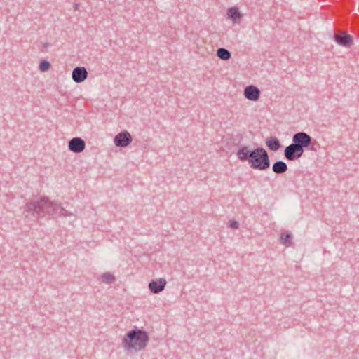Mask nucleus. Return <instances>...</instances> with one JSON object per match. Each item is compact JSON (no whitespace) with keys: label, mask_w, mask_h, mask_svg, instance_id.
I'll return each mask as SVG.
<instances>
[{"label":"nucleus","mask_w":359,"mask_h":359,"mask_svg":"<svg viewBox=\"0 0 359 359\" xmlns=\"http://www.w3.org/2000/svg\"><path fill=\"white\" fill-rule=\"evenodd\" d=\"M236 156L241 161H248L252 169L265 170L270 166L268 153L262 147L251 149L249 146L241 145Z\"/></svg>","instance_id":"nucleus-1"},{"label":"nucleus","mask_w":359,"mask_h":359,"mask_svg":"<svg viewBox=\"0 0 359 359\" xmlns=\"http://www.w3.org/2000/svg\"><path fill=\"white\" fill-rule=\"evenodd\" d=\"M26 211L32 212L34 215L44 217L46 215L55 216H70L65 208L50 201L48 198H41L37 201L27 203Z\"/></svg>","instance_id":"nucleus-2"},{"label":"nucleus","mask_w":359,"mask_h":359,"mask_svg":"<svg viewBox=\"0 0 359 359\" xmlns=\"http://www.w3.org/2000/svg\"><path fill=\"white\" fill-rule=\"evenodd\" d=\"M149 341L147 333L140 329L128 332L123 339V347L127 351L135 352L144 349Z\"/></svg>","instance_id":"nucleus-3"},{"label":"nucleus","mask_w":359,"mask_h":359,"mask_svg":"<svg viewBox=\"0 0 359 359\" xmlns=\"http://www.w3.org/2000/svg\"><path fill=\"white\" fill-rule=\"evenodd\" d=\"M312 138L304 132L295 133L292 137L293 144L301 151H304V148L308 147L311 144Z\"/></svg>","instance_id":"nucleus-4"},{"label":"nucleus","mask_w":359,"mask_h":359,"mask_svg":"<svg viewBox=\"0 0 359 359\" xmlns=\"http://www.w3.org/2000/svg\"><path fill=\"white\" fill-rule=\"evenodd\" d=\"M304 151L297 147L293 143L286 147L284 151L285 158L288 161H295L299 159Z\"/></svg>","instance_id":"nucleus-5"},{"label":"nucleus","mask_w":359,"mask_h":359,"mask_svg":"<svg viewBox=\"0 0 359 359\" xmlns=\"http://www.w3.org/2000/svg\"><path fill=\"white\" fill-rule=\"evenodd\" d=\"M114 142L117 147H126L131 143L132 137L128 131L125 130L117 134Z\"/></svg>","instance_id":"nucleus-6"},{"label":"nucleus","mask_w":359,"mask_h":359,"mask_svg":"<svg viewBox=\"0 0 359 359\" xmlns=\"http://www.w3.org/2000/svg\"><path fill=\"white\" fill-rule=\"evenodd\" d=\"M69 149L74 153H81L85 149L86 143L81 137H74L69 141Z\"/></svg>","instance_id":"nucleus-7"},{"label":"nucleus","mask_w":359,"mask_h":359,"mask_svg":"<svg viewBox=\"0 0 359 359\" xmlns=\"http://www.w3.org/2000/svg\"><path fill=\"white\" fill-rule=\"evenodd\" d=\"M166 280L164 278L151 280L149 283V289L154 294H158L162 292L166 285Z\"/></svg>","instance_id":"nucleus-8"},{"label":"nucleus","mask_w":359,"mask_h":359,"mask_svg":"<svg viewBox=\"0 0 359 359\" xmlns=\"http://www.w3.org/2000/svg\"><path fill=\"white\" fill-rule=\"evenodd\" d=\"M244 96L249 100L257 101L260 97V90L255 86H248L244 90Z\"/></svg>","instance_id":"nucleus-9"},{"label":"nucleus","mask_w":359,"mask_h":359,"mask_svg":"<svg viewBox=\"0 0 359 359\" xmlns=\"http://www.w3.org/2000/svg\"><path fill=\"white\" fill-rule=\"evenodd\" d=\"M88 72L83 67H75L72 71V79L76 83H81L86 79Z\"/></svg>","instance_id":"nucleus-10"},{"label":"nucleus","mask_w":359,"mask_h":359,"mask_svg":"<svg viewBox=\"0 0 359 359\" xmlns=\"http://www.w3.org/2000/svg\"><path fill=\"white\" fill-rule=\"evenodd\" d=\"M334 38L339 44L344 46H350L353 43L351 36L346 33L337 34Z\"/></svg>","instance_id":"nucleus-11"},{"label":"nucleus","mask_w":359,"mask_h":359,"mask_svg":"<svg viewBox=\"0 0 359 359\" xmlns=\"http://www.w3.org/2000/svg\"><path fill=\"white\" fill-rule=\"evenodd\" d=\"M266 144L271 151H276L280 147V143L276 137H270L266 139Z\"/></svg>","instance_id":"nucleus-12"},{"label":"nucleus","mask_w":359,"mask_h":359,"mask_svg":"<svg viewBox=\"0 0 359 359\" xmlns=\"http://www.w3.org/2000/svg\"><path fill=\"white\" fill-rule=\"evenodd\" d=\"M272 170L276 174H283L287 170V165L283 161H277L273 163Z\"/></svg>","instance_id":"nucleus-13"},{"label":"nucleus","mask_w":359,"mask_h":359,"mask_svg":"<svg viewBox=\"0 0 359 359\" xmlns=\"http://www.w3.org/2000/svg\"><path fill=\"white\" fill-rule=\"evenodd\" d=\"M227 15L229 18L234 22H237L241 18V14L240 13L238 9L236 7L230 8L228 10Z\"/></svg>","instance_id":"nucleus-14"},{"label":"nucleus","mask_w":359,"mask_h":359,"mask_svg":"<svg viewBox=\"0 0 359 359\" xmlns=\"http://www.w3.org/2000/svg\"><path fill=\"white\" fill-rule=\"evenodd\" d=\"M217 55L223 60H228L231 56V53L224 48H220L217 50Z\"/></svg>","instance_id":"nucleus-15"},{"label":"nucleus","mask_w":359,"mask_h":359,"mask_svg":"<svg viewBox=\"0 0 359 359\" xmlns=\"http://www.w3.org/2000/svg\"><path fill=\"white\" fill-rule=\"evenodd\" d=\"M102 281L110 284L115 280V276L109 272L103 273L100 277Z\"/></svg>","instance_id":"nucleus-16"},{"label":"nucleus","mask_w":359,"mask_h":359,"mask_svg":"<svg viewBox=\"0 0 359 359\" xmlns=\"http://www.w3.org/2000/svg\"><path fill=\"white\" fill-rule=\"evenodd\" d=\"M281 243L288 247L292 243V234L290 233H282L280 236Z\"/></svg>","instance_id":"nucleus-17"},{"label":"nucleus","mask_w":359,"mask_h":359,"mask_svg":"<svg viewBox=\"0 0 359 359\" xmlns=\"http://www.w3.org/2000/svg\"><path fill=\"white\" fill-rule=\"evenodd\" d=\"M50 68V64L48 61L42 60L39 65V70L41 72H47Z\"/></svg>","instance_id":"nucleus-18"},{"label":"nucleus","mask_w":359,"mask_h":359,"mask_svg":"<svg viewBox=\"0 0 359 359\" xmlns=\"http://www.w3.org/2000/svg\"><path fill=\"white\" fill-rule=\"evenodd\" d=\"M229 226L232 229H237L239 227V224L236 220H230L229 221Z\"/></svg>","instance_id":"nucleus-19"}]
</instances>
